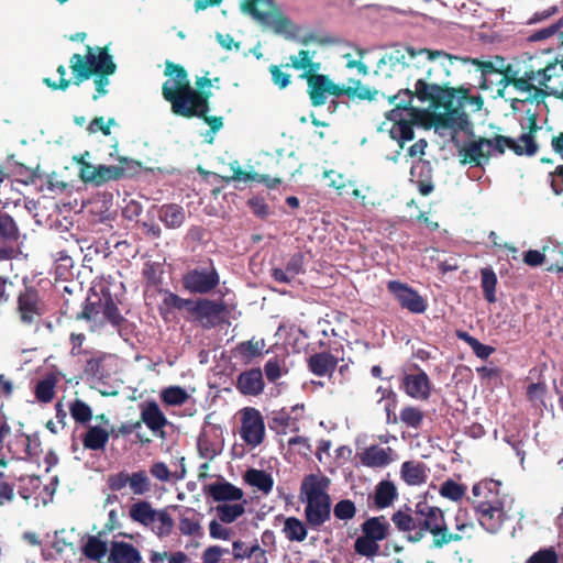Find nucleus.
<instances>
[{"mask_svg": "<svg viewBox=\"0 0 563 563\" xmlns=\"http://www.w3.org/2000/svg\"><path fill=\"white\" fill-rule=\"evenodd\" d=\"M75 319L90 322V331L92 332L109 324L120 336L124 335L123 331L129 325V320L121 313L109 288H102L100 294L88 297L82 302L81 310L77 312Z\"/></svg>", "mask_w": 563, "mask_h": 563, "instance_id": "6", "label": "nucleus"}, {"mask_svg": "<svg viewBox=\"0 0 563 563\" xmlns=\"http://www.w3.org/2000/svg\"><path fill=\"white\" fill-rule=\"evenodd\" d=\"M391 521L398 531L408 533V541L413 543L421 541L427 532L432 534V545L437 549L463 539L460 533L449 531L443 511L427 500L418 501L415 509L407 505L398 509L393 514Z\"/></svg>", "mask_w": 563, "mask_h": 563, "instance_id": "4", "label": "nucleus"}, {"mask_svg": "<svg viewBox=\"0 0 563 563\" xmlns=\"http://www.w3.org/2000/svg\"><path fill=\"white\" fill-rule=\"evenodd\" d=\"M291 422L292 419L290 415L285 410H280L278 412H274L273 417L268 421V426L277 433H286V430L290 427Z\"/></svg>", "mask_w": 563, "mask_h": 563, "instance_id": "63", "label": "nucleus"}, {"mask_svg": "<svg viewBox=\"0 0 563 563\" xmlns=\"http://www.w3.org/2000/svg\"><path fill=\"white\" fill-rule=\"evenodd\" d=\"M84 358L82 373L87 378L101 382L110 377L111 373L108 365L112 358L111 354L90 349L85 353Z\"/></svg>", "mask_w": 563, "mask_h": 563, "instance_id": "20", "label": "nucleus"}, {"mask_svg": "<svg viewBox=\"0 0 563 563\" xmlns=\"http://www.w3.org/2000/svg\"><path fill=\"white\" fill-rule=\"evenodd\" d=\"M453 57L444 51L413 48L409 45L394 44L377 62L374 70L378 84L393 89H404L415 79L413 97L418 99L419 82L426 86L433 84L434 78L450 66ZM405 89H409L406 87Z\"/></svg>", "mask_w": 563, "mask_h": 563, "instance_id": "1", "label": "nucleus"}, {"mask_svg": "<svg viewBox=\"0 0 563 563\" xmlns=\"http://www.w3.org/2000/svg\"><path fill=\"white\" fill-rule=\"evenodd\" d=\"M323 177L329 179V186L334 188L339 196L351 194L353 197H361V190L355 187L352 180L345 179L342 174L334 170H325Z\"/></svg>", "mask_w": 563, "mask_h": 563, "instance_id": "42", "label": "nucleus"}, {"mask_svg": "<svg viewBox=\"0 0 563 563\" xmlns=\"http://www.w3.org/2000/svg\"><path fill=\"white\" fill-rule=\"evenodd\" d=\"M109 563H141L139 550L131 543L113 541L108 558Z\"/></svg>", "mask_w": 563, "mask_h": 563, "instance_id": "30", "label": "nucleus"}, {"mask_svg": "<svg viewBox=\"0 0 563 563\" xmlns=\"http://www.w3.org/2000/svg\"><path fill=\"white\" fill-rule=\"evenodd\" d=\"M330 483V478L323 474H309L305 476L300 490L306 499L330 497L327 493Z\"/></svg>", "mask_w": 563, "mask_h": 563, "instance_id": "28", "label": "nucleus"}, {"mask_svg": "<svg viewBox=\"0 0 563 563\" xmlns=\"http://www.w3.org/2000/svg\"><path fill=\"white\" fill-rule=\"evenodd\" d=\"M227 305L223 300L200 297L192 300L189 316L203 329H212L223 322Z\"/></svg>", "mask_w": 563, "mask_h": 563, "instance_id": "14", "label": "nucleus"}, {"mask_svg": "<svg viewBox=\"0 0 563 563\" xmlns=\"http://www.w3.org/2000/svg\"><path fill=\"white\" fill-rule=\"evenodd\" d=\"M314 52H310L308 49H300L298 55H291L289 57L290 63L286 64L285 67H292L297 70H303V73L299 76L301 79H308L309 76H313L317 74L321 64L319 62H313Z\"/></svg>", "mask_w": 563, "mask_h": 563, "instance_id": "31", "label": "nucleus"}, {"mask_svg": "<svg viewBox=\"0 0 563 563\" xmlns=\"http://www.w3.org/2000/svg\"><path fill=\"white\" fill-rule=\"evenodd\" d=\"M451 57H454L452 58L451 63H450V68L455 64V63H462V64H472V65H476L478 67V69L481 70L482 73V77H483V84L482 86L484 88H487V80L490 76L493 75H497L499 76V79L497 80V84L499 86L498 90H497V93L498 96H501L504 97V93H505V90L511 86V84L509 82H506V74L508 73V69L512 70V71H522L520 68H516L514 67L511 64H507L505 65V59L503 57H499V56H496V60L495 62H492V60H485V62H482L479 59H476V58H472V57H460V56H455V55H451Z\"/></svg>", "mask_w": 563, "mask_h": 563, "instance_id": "12", "label": "nucleus"}, {"mask_svg": "<svg viewBox=\"0 0 563 563\" xmlns=\"http://www.w3.org/2000/svg\"><path fill=\"white\" fill-rule=\"evenodd\" d=\"M397 498L398 490L395 484L390 481H382L375 487L373 504L376 509H385L391 506Z\"/></svg>", "mask_w": 563, "mask_h": 563, "instance_id": "37", "label": "nucleus"}, {"mask_svg": "<svg viewBox=\"0 0 563 563\" xmlns=\"http://www.w3.org/2000/svg\"><path fill=\"white\" fill-rule=\"evenodd\" d=\"M161 399L168 406H181L187 402L189 395L180 386H169L162 390Z\"/></svg>", "mask_w": 563, "mask_h": 563, "instance_id": "51", "label": "nucleus"}, {"mask_svg": "<svg viewBox=\"0 0 563 563\" xmlns=\"http://www.w3.org/2000/svg\"><path fill=\"white\" fill-rule=\"evenodd\" d=\"M154 516H157L156 509L147 500H139L130 506L129 517L144 527L154 526Z\"/></svg>", "mask_w": 563, "mask_h": 563, "instance_id": "41", "label": "nucleus"}, {"mask_svg": "<svg viewBox=\"0 0 563 563\" xmlns=\"http://www.w3.org/2000/svg\"><path fill=\"white\" fill-rule=\"evenodd\" d=\"M334 517L339 520H351L356 515V507L350 499H342L338 501L333 508Z\"/></svg>", "mask_w": 563, "mask_h": 563, "instance_id": "61", "label": "nucleus"}, {"mask_svg": "<svg viewBox=\"0 0 563 563\" xmlns=\"http://www.w3.org/2000/svg\"><path fill=\"white\" fill-rule=\"evenodd\" d=\"M429 468L422 462L406 461L400 467V477L409 486H420L428 481Z\"/></svg>", "mask_w": 563, "mask_h": 563, "instance_id": "32", "label": "nucleus"}, {"mask_svg": "<svg viewBox=\"0 0 563 563\" xmlns=\"http://www.w3.org/2000/svg\"><path fill=\"white\" fill-rule=\"evenodd\" d=\"M84 554L91 560H100L106 555L107 543L97 537H90L84 545Z\"/></svg>", "mask_w": 563, "mask_h": 563, "instance_id": "56", "label": "nucleus"}, {"mask_svg": "<svg viewBox=\"0 0 563 563\" xmlns=\"http://www.w3.org/2000/svg\"><path fill=\"white\" fill-rule=\"evenodd\" d=\"M154 434L165 435L164 427L168 420L156 401L151 400L141 405V420Z\"/></svg>", "mask_w": 563, "mask_h": 563, "instance_id": "25", "label": "nucleus"}, {"mask_svg": "<svg viewBox=\"0 0 563 563\" xmlns=\"http://www.w3.org/2000/svg\"><path fill=\"white\" fill-rule=\"evenodd\" d=\"M20 229L14 219L5 212H0V261L11 260L14 256V245L20 240Z\"/></svg>", "mask_w": 563, "mask_h": 563, "instance_id": "21", "label": "nucleus"}, {"mask_svg": "<svg viewBox=\"0 0 563 563\" xmlns=\"http://www.w3.org/2000/svg\"><path fill=\"white\" fill-rule=\"evenodd\" d=\"M352 82L354 84V86H349V87H344L343 86V95L347 96L349 98H357L360 100H374L376 98V96L380 92V95L383 96V92H385L386 95H388L384 88L382 86V90H378V89H374V88H369L367 86H363L361 80L358 79H355V80H352Z\"/></svg>", "mask_w": 563, "mask_h": 563, "instance_id": "48", "label": "nucleus"}, {"mask_svg": "<svg viewBox=\"0 0 563 563\" xmlns=\"http://www.w3.org/2000/svg\"><path fill=\"white\" fill-rule=\"evenodd\" d=\"M299 170L296 158L291 155L276 159L275 174L283 180L284 177H292Z\"/></svg>", "mask_w": 563, "mask_h": 563, "instance_id": "57", "label": "nucleus"}, {"mask_svg": "<svg viewBox=\"0 0 563 563\" xmlns=\"http://www.w3.org/2000/svg\"><path fill=\"white\" fill-rule=\"evenodd\" d=\"M307 80L308 95L313 107L325 104L329 96H343V86L335 84L328 75L314 74L309 76Z\"/></svg>", "mask_w": 563, "mask_h": 563, "instance_id": "18", "label": "nucleus"}, {"mask_svg": "<svg viewBox=\"0 0 563 563\" xmlns=\"http://www.w3.org/2000/svg\"><path fill=\"white\" fill-rule=\"evenodd\" d=\"M527 563H558V554L552 548L542 549L533 553Z\"/></svg>", "mask_w": 563, "mask_h": 563, "instance_id": "64", "label": "nucleus"}, {"mask_svg": "<svg viewBox=\"0 0 563 563\" xmlns=\"http://www.w3.org/2000/svg\"><path fill=\"white\" fill-rule=\"evenodd\" d=\"M163 294L162 303L159 306V312L165 318L167 313H170L173 310H186L187 313H190V308L194 299L181 298L177 294L165 289L161 290Z\"/></svg>", "mask_w": 563, "mask_h": 563, "instance_id": "40", "label": "nucleus"}, {"mask_svg": "<svg viewBox=\"0 0 563 563\" xmlns=\"http://www.w3.org/2000/svg\"><path fill=\"white\" fill-rule=\"evenodd\" d=\"M68 410L78 427H88L93 418L92 408L80 398L71 400L68 404Z\"/></svg>", "mask_w": 563, "mask_h": 563, "instance_id": "45", "label": "nucleus"}, {"mask_svg": "<svg viewBox=\"0 0 563 563\" xmlns=\"http://www.w3.org/2000/svg\"><path fill=\"white\" fill-rule=\"evenodd\" d=\"M497 276L490 267L481 269V287L484 298L489 302L496 301Z\"/></svg>", "mask_w": 563, "mask_h": 563, "instance_id": "49", "label": "nucleus"}, {"mask_svg": "<svg viewBox=\"0 0 563 563\" xmlns=\"http://www.w3.org/2000/svg\"><path fill=\"white\" fill-rule=\"evenodd\" d=\"M167 560V563H186L188 561V556L183 551H177L173 553L156 552L152 551L150 554L151 563H164Z\"/></svg>", "mask_w": 563, "mask_h": 563, "instance_id": "60", "label": "nucleus"}, {"mask_svg": "<svg viewBox=\"0 0 563 563\" xmlns=\"http://www.w3.org/2000/svg\"><path fill=\"white\" fill-rule=\"evenodd\" d=\"M400 421L408 428L419 429L424 419V412L418 407L406 406L400 410Z\"/></svg>", "mask_w": 563, "mask_h": 563, "instance_id": "52", "label": "nucleus"}, {"mask_svg": "<svg viewBox=\"0 0 563 563\" xmlns=\"http://www.w3.org/2000/svg\"><path fill=\"white\" fill-rule=\"evenodd\" d=\"M505 78L520 95V98L511 100L510 106L515 111L518 103L529 102L539 107L547 96L563 99V58L542 62L540 57L530 56L522 71L508 69Z\"/></svg>", "mask_w": 563, "mask_h": 563, "instance_id": "2", "label": "nucleus"}, {"mask_svg": "<svg viewBox=\"0 0 563 563\" xmlns=\"http://www.w3.org/2000/svg\"><path fill=\"white\" fill-rule=\"evenodd\" d=\"M16 311L25 325L34 324L46 311L44 300L34 286H25L16 298Z\"/></svg>", "mask_w": 563, "mask_h": 563, "instance_id": "16", "label": "nucleus"}, {"mask_svg": "<svg viewBox=\"0 0 563 563\" xmlns=\"http://www.w3.org/2000/svg\"><path fill=\"white\" fill-rule=\"evenodd\" d=\"M282 531L290 542H302L308 534L306 525L297 517L285 518Z\"/></svg>", "mask_w": 563, "mask_h": 563, "instance_id": "46", "label": "nucleus"}, {"mask_svg": "<svg viewBox=\"0 0 563 563\" xmlns=\"http://www.w3.org/2000/svg\"><path fill=\"white\" fill-rule=\"evenodd\" d=\"M205 493L213 501H235L243 498V490L229 482L212 483L205 487Z\"/></svg>", "mask_w": 563, "mask_h": 563, "instance_id": "29", "label": "nucleus"}, {"mask_svg": "<svg viewBox=\"0 0 563 563\" xmlns=\"http://www.w3.org/2000/svg\"><path fill=\"white\" fill-rule=\"evenodd\" d=\"M232 547H233L235 559L251 558L256 552H258L260 558L263 559V563H267L265 551L263 549H261L258 544H254L250 548H244V543L242 541L238 540V541L233 542Z\"/></svg>", "mask_w": 563, "mask_h": 563, "instance_id": "62", "label": "nucleus"}, {"mask_svg": "<svg viewBox=\"0 0 563 563\" xmlns=\"http://www.w3.org/2000/svg\"><path fill=\"white\" fill-rule=\"evenodd\" d=\"M156 514L157 516H154V525L156 523V526H152L153 530L161 538L168 537L174 529V519L166 509L156 510Z\"/></svg>", "mask_w": 563, "mask_h": 563, "instance_id": "53", "label": "nucleus"}, {"mask_svg": "<svg viewBox=\"0 0 563 563\" xmlns=\"http://www.w3.org/2000/svg\"><path fill=\"white\" fill-rule=\"evenodd\" d=\"M86 430L80 434V441L84 449L89 451L103 452L112 434V430H108L103 426L84 427Z\"/></svg>", "mask_w": 563, "mask_h": 563, "instance_id": "26", "label": "nucleus"}, {"mask_svg": "<svg viewBox=\"0 0 563 563\" xmlns=\"http://www.w3.org/2000/svg\"><path fill=\"white\" fill-rule=\"evenodd\" d=\"M354 551L363 556L373 558L378 555L379 545L373 539H369L364 533L358 537L354 542Z\"/></svg>", "mask_w": 563, "mask_h": 563, "instance_id": "55", "label": "nucleus"}, {"mask_svg": "<svg viewBox=\"0 0 563 563\" xmlns=\"http://www.w3.org/2000/svg\"><path fill=\"white\" fill-rule=\"evenodd\" d=\"M113 58L107 46L97 47V53L89 45L86 46V54L75 53L69 58V68L73 74V85L80 86L84 81L90 79L93 74L111 70Z\"/></svg>", "mask_w": 563, "mask_h": 563, "instance_id": "11", "label": "nucleus"}, {"mask_svg": "<svg viewBox=\"0 0 563 563\" xmlns=\"http://www.w3.org/2000/svg\"><path fill=\"white\" fill-rule=\"evenodd\" d=\"M331 516V498H310L306 499L305 517L307 523L317 529L321 527Z\"/></svg>", "mask_w": 563, "mask_h": 563, "instance_id": "23", "label": "nucleus"}, {"mask_svg": "<svg viewBox=\"0 0 563 563\" xmlns=\"http://www.w3.org/2000/svg\"><path fill=\"white\" fill-rule=\"evenodd\" d=\"M201 515L192 508H185L179 516L178 529L184 536L201 537Z\"/></svg>", "mask_w": 563, "mask_h": 563, "instance_id": "38", "label": "nucleus"}, {"mask_svg": "<svg viewBox=\"0 0 563 563\" xmlns=\"http://www.w3.org/2000/svg\"><path fill=\"white\" fill-rule=\"evenodd\" d=\"M241 9L262 25L272 29L276 34L284 35L287 38H294L297 35L298 26L274 7L273 0H244Z\"/></svg>", "mask_w": 563, "mask_h": 563, "instance_id": "10", "label": "nucleus"}, {"mask_svg": "<svg viewBox=\"0 0 563 563\" xmlns=\"http://www.w3.org/2000/svg\"><path fill=\"white\" fill-rule=\"evenodd\" d=\"M394 108L386 114L387 120L394 122L390 130L393 139H398L401 143L411 141L415 137L413 121L418 118L419 111L412 107L413 92L410 89H400L396 95H386Z\"/></svg>", "mask_w": 563, "mask_h": 563, "instance_id": "9", "label": "nucleus"}, {"mask_svg": "<svg viewBox=\"0 0 563 563\" xmlns=\"http://www.w3.org/2000/svg\"><path fill=\"white\" fill-rule=\"evenodd\" d=\"M506 148L511 150L516 155L521 156V148L517 146V141L505 135H495L493 139L478 137L470 140L459 148L460 162L463 165L483 167L492 157L493 152L498 155L505 154Z\"/></svg>", "mask_w": 563, "mask_h": 563, "instance_id": "8", "label": "nucleus"}, {"mask_svg": "<svg viewBox=\"0 0 563 563\" xmlns=\"http://www.w3.org/2000/svg\"><path fill=\"white\" fill-rule=\"evenodd\" d=\"M361 530L378 543L389 537L390 525L385 516L371 517L361 525Z\"/></svg>", "mask_w": 563, "mask_h": 563, "instance_id": "33", "label": "nucleus"}, {"mask_svg": "<svg viewBox=\"0 0 563 563\" xmlns=\"http://www.w3.org/2000/svg\"><path fill=\"white\" fill-rule=\"evenodd\" d=\"M58 379L54 374H47L42 379H38L34 386V396L41 404L51 402L56 395V386Z\"/></svg>", "mask_w": 563, "mask_h": 563, "instance_id": "44", "label": "nucleus"}, {"mask_svg": "<svg viewBox=\"0 0 563 563\" xmlns=\"http://www.w3.org/2000/svg\"><path fill=\"white\" fill-rule=\"evenodd\" d=\"M111 70L107 71H100L97 74H93L95 76V86H96V93L92 96V100H98L100 97L106 96L108 93L107 86L110 84L109 76L113 75L117 70L115 63L110 66Z\"/></svg>", "mask_w": 563, "mask_h": 563, "instance_id": "58", "label": "nucleus"}, {"mask_svg": "<svg viewBox=\"0 0 563 563\" xmlns=\"http://www.w3.org/2000/svg\"><path fill=\"white\" fill-rule=\"evenodd\" d=\"M158 219L168 229H178L186 221V213L177 203H165L158 209Z\"/></svg>", "mask_w": 563, "mask_h": 563, "instance_id": "36", "label": "nucleus"}, {"mask_svg": "<svg viewBox=\"0 0 563 563\" xmlns=\"http://www.w3.org/2000/svg\"><path fill=\"white\" fill-rule=\"evenodd\" d=\"M107 486L111 492H121L129 486L131 493L136 496L146 495L152 490L151 479L145 470L133 473L120 471L110 474L107 478Z\"/></svg>", "mask_w": 563, "mask_h": 563, "instance_id": "15", "label": "nucleus"}, {"mask_svg": "<svg viewBox=\"0 0 563 563\" xmlns=\"http://www.w3.org/2000/svg\"><path fill=\"white\" fill-rule=\"evenodd\" d=\"M118 161L122 164L121 166L117 165H98L96 167V174L93 177V185L101 186L111 180H118L124 176V164H128L130 161L128 157L118 156Z\"/></svg>", "mask_w": 563, "mask_h": 563, "instance_id": "35", "label": "nucleus"}, {"mask_svg": "<svg viewBox=\"0 0 563 563\" xmlns=\"http://www.w3.org/2000/svg\"><path fill=\"white\" fill-rule=\"evenodd\" d=\"M219 519L224 523H231L241 517L245 509L243 504H222L216 507Z\"/></svg>", "mask_w": 563, "mask_h": 563, "instance_id": "54", "label": "nucleus"}, {"mask_svg": "<svg viewBox=\"0 0 563 563\" xmlns=\"http://www.w3.org/2000/svg\"><path fill=\"white\" fill-rule=\"evenodd\" d=\"M528 114V132L523 133L519 141L517 142V146L523 151L522 155L532 156L538 151V144L534 141L533 133H536L540 128L538 125V118L536 112H531V109H527Z\"/></svg>", "mask_w": 563, "mask_h": 563, "instance_id": "34", "label": "nucleus"}, {"mask_svg": "<svg viewBox=\"0 0 563 563\" xmlns=\"http://www.w3.org/2000/svg\"><path fill=\"white\" fill-rule=\"evenodd\" d=\"M220 284V275L212 261L208 266L188 269L181 276L183 288L189 294L208 295Z\"/></svg>", "mask_w": 563, "mask_h": 563, "instance_id": "13", "label": "nucleus"}, {"mask_svg": "<svg viewBox=\"0 0 563 563\" xmlns=\"http://www.w3.org/2000/svg\"><path fill=\"white\" fill-rule=\"evenodd\" d=\"M264 347L265 341L263 339H251L240 342L235 346V355L239 356L244 364H250L254 358L263 355Z\"/></svg>", "mask_w": 563, "mask_h": 563, "instance_id": "43", "label": "nucleus"}, {"mask_svg": "<svg viewBox=\"0 0 563 563\" xmlns=\"http://www.w3.org/2000/svg\"><path fill=\"white\" fill-rule=\"evenodd\" d=\"M390 448L384 449L378 445L367 448L362 456V463L369 467H382L389 464L388 452Z\"/></svg>", "mask_w": 563, "mask_h": 563, "instance_id": "47", "label": "nucleus"}, {"mask_svg": "<svg viewBox=\"0 0 563 563\" xmlns=\"http://www.w3.org/2000/svg\"><path fill=\"white\" fill-rule=\"evenodd\" d=\"M243 481L257 488L264 495H268L274 486L273 476L264 470L249 468L243 474Z\"/></svg>", "mask_w": 563, "mask_h": 563, "instance_id": "39", "label": "nucleus"}, {"mask_svg": "<svg viewBox=\"0 0 563 563\" xmlns=\"http://www.w3.org/2000/svg\"><path fill=\"white\" fill-rule=\"evenodd\" d=\"M339 360L330 352H318L307 360L309 371L319 377H331L338 366Z\"/></svg>", "mask_w": 563, "mask_h": 563, "instance_id": "27", "label": "nucleus"}, {"mask_svg": "<svg viewBox=\"0 0 563 563\" xmlns=\"http://www.w3.org/2000/svg\"><path fill=\"white\" fill-rule=\"evenodd\" d=\"M456 336L465 342L481 360L488 358L495 352V347L481 343L466 331H456Z\"/></svg>", "mask_w": 563, "mask_h": 563, "instance_id": "50", "label": "nucleus"}, {"mask_svg": "<svg viewBox=\"0 0 563 563\" xmlns=\"http://www.w3.org/2000/svg\"><path fill=\"white\" fill-rule=\"evenodd\" d=\"M164 75L170 77L162 86L163 98L172 112L181 118L205 117L210 111V89L195 90L184 66L166 60Z\"/></svg>", "mask_w": 563, "mask_h": 563, "instance_id": "5", "label": "nucleus"}, {"mask_svg": "<svg viewBox=\"0 0 563 563\" xmlns=\"http://www.w3.org/2000/svg\"><path fill=\"white\" fill-rule=\"evenodd\" d=\"M416 374H406L401 379V388L413 399L428 400L431 397V382L427 373L418 365Z\"/></svg>", "mask_w": 563, "mask_h": 563, "instance_id": "22", "label": "nucleus"}, {"mask_svg": "<svg viewBox=\"0 0 563 563\" xmlns=\"http://www.w3.org/2000/svg\"><path fill=\"white\" fill-rule=\"evenodd\" d=\"M466 488L453 479L445 481L440 488L441 496L449 498L453 501L462 499L465 495Z\"/></svg>", "mask_w": 563, "mask_h": 563, "instance_id": "59", "label": "nucleus"}, {"mask_svg": "<svg viewBox=\"0 0 563 563\" xmlns=\"http://www.w3.org/2000/svg\"><path fill=\"white\" fill-rule=\"evenodd\" d=\"M387 290L394 296L402 309L411 313H423L428 308L424 298L408 284L399 280H389L387 283Z\"/></svg>", "mask_w": 563, "mask_h": 563, "instance_id": "19", "label": "nucleus"}, {"mask_svg": "<svg viewBox=\"0 0 563 563\" xmlns=\"http://www.w3.org/2000/svg\"><path fill=\"white\" fill-rule=\"evenodd\" d=\"M241 438L244 442L256 448L265 439V423L260 410L253 407H245L241 410Z\"/></svg>", "mask_w": 563, "mask_h": 563, "instance_id": "17", "label": "nucleus"}, {"mask_svg": "<svg viewBox=\"0 0 563 563\" xmlns=\"http://www.w3.org/2000/svg\"><path fill=\"white\" fill-rule=\"evenodd\" d=\"M235 387L244 396H258L264 391L265 382L260 367H254L240 373Z\"/></svg>", "mask_w": 563, "mask_h": 563, "instance_id": "24", "label": "nucleus"}, {"mask_svg": "<svg viewBox=\"0 0 563 563\" xmlns=\"http://www.w3.org/2000/svg\"><path fill=\"white\" fill-rule=\"evenodd\" d=\"M451 75L450 66L444 67V71L434 78V82L426 86L419 82L418 100L429 102L433 109H443L442 113L434 115L437 125L466 131L470 128L467 113L464 111L466 103L476 104L477 109L483 106V99L479 96H471L468 89L451 87L449 77Z\"/></svg>", "mask_w": 563, "mask_h": 563, "instance_id": "3", "label": "nucleus"}, {"mask_svg": "<svg viewBox=\"0 0 563 563\" xmlns=\"http://www.w3.org/2000/svg\"><path fill=\"white\" fill-rule=\"evenodd\" d=\"M497 485L498 483L494 481H485L475 484L472 488V508L479 526L489 533L499 532L509 519L504 501L498 497L497 492H493V487Z\"/></svg>", "mask_w": 563, "mask_h": 563, "instance_id": "7", "label": "nucleus"}]
</instances>
